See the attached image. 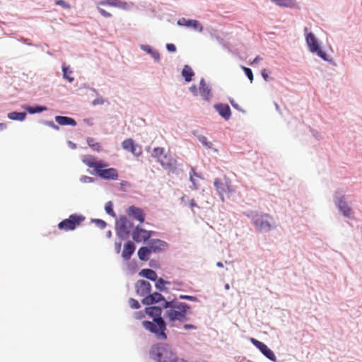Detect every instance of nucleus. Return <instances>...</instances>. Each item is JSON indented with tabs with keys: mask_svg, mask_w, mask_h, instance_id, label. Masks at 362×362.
Returning a JSON list of instances; mask_svg holds the SVG:
<instances>
[{
	"mask_svg": "<svg viewBox=\"0 0 362 362\" xmlns=\"http://www.w3.org/2000/svg\"><path fill=\"white\" fill-rule=\"evenodd\" d=\"M199 141L204 144L207 146V139L205 136H202L199 138Z\"/></svg>",
	"mask_w": 362,
	"mask_h": 362,
	"instance_id": "obj_52",
	"label": "nucleus"
},
{
	"mask_svg": "<svg viewBox=\"0 0 362 362\" xmlns=\"http://www.w3.org/2000/svg\"><path fill=\"white\" fill-rule=\"evenodd\" d=\"M135 287L137 294L145 297L149 295L151 289L150 283L144 280L138 281Z\"/></svg>",
	"mask_w": 362,
	"mask_h": 362,
	"instance_id": "obj_14",
	"label": "nucleus"
},
{
	"mask_svg": "<svg viewBox=\"0 0 362 362\" xmlns=\"http://www.w3.org/2000/svg\"><path fill=\"white\" fill-rule=\"evenodd\" d=\"M26 110H28V112L30 114H35V113H37V112H41L44 110H46V107H40V106H37V107H28L26 108Z\"/></svg>",
	"mask_w": 362,
	"mask_h": 362,
	"instance_id": "obj_33",
	"label": "nucleus"
},
{
	"mask_svg": "<svg viewBox=\"0 0 362 362\" xmlns=\"http://www.w3.org/2000/svg\"><path fill=\"white\" fill-rule=\"evenodd\" d=\"M195 177H199V175L195 172L194 169L192 168L191 171L189 173V179H190V181L192 182V184L194 185V188L197 189H198V186L197 185L196 182H195Z\"/></svg>",
	"mask_w": 362,
	"mask_h": 362,
	"instance_id": "obj_34",
	"label": "nucleus"
},
{
	"mask_svg": "<svg viewBox=\"0 0 362 362\" xmlns=\"http://www.w3.org/2000/svg\"><path fill=\"white\" fill-rule=\"evenodd\" d=\"M85 217L82 215L71 214L68 218H66L58 224V228L60 230L65 231L73 230L78 226L83 221Z\"/></svg>",
	"mask_w": 362,
	"mask_h": 362,
	"instance_id": "obj_8",
	"label": "nucleus"
},
{
	"mask_svg": "<svg viewBox=\"0 0 362 362\" xmlns=\"http://www.w3.org/2000/svg\"><path fill=\"white\" fill-rule=\"evenodd\" d=\"M82 161L89 168H92L95 171L96 174L104 179L117 180L118 177L117 171L116 169L107 167V164L102 161H98L95 157L93 156H84Z\"/></svg>",
	"mask_w": 362,
	"mask_h": 362,
	"instance_id": "obj_2",
	"label": "nucleus"
},
{
	"mask_svg": "<svg viewBox=\"0 0 362 362\" xmlns=\"http://www.w3.org/2000/svg\"><path fill=\"white\" fill-rule=\"evenodd\" d=\"M335 203L339 209L343 213L344 216L349 217L351 215V209L344 201V196L339 198Z\"/></svg>",
	"mask_w": 362,
	"mask_h": 362,
	"instance_id": "obj_20",
	"label": "nucleus"
},
{
	"mask_svg": "<svg viewBox=\"0 0 362 362\" xmlns=\"http://www.w3.org/2000/svg\"><path fill=\"white\" fill-rule=\"evenodd\" d=\"M132 235L134 241L137 243L145 242L151 238L152 231L146 230L137 226L134 228Z\"/></svg>",
	"mask_w": 362,
	"mask_h": 362,
	"instance_id": "obj_11",
	"label": "nucleus"
},
{
	"mask_svg": "<svg viewBox=\"0 0 362 362\" xmlns=\"http://www.w3.org/2000/svg\"><path fill=\"white\" fill-rule=\"evenodd\" d=\"M148 247L152 252H160L165 250L168 248V245L163 240L153 239L149 242Z\"/></svg>",
	"mask_w": 362,
	"mask_h": 362,
	"instance_id": "obj_16",
	"label": "nucleus"
},
{
	"mask_svg": "<svg viewBox=\"0 0 362 362\" xmlns=\"http://www.w3.org/2000/svg\"><path fill=\"white\" fill-rule=\"evenodd\" d=\"M152 156L156 158L161 165L165 168H171L175 166L176 160L165 153V149L161 147L154 148L152 152Z\"/></svg>",
	"mask_w": 362,
	"mask_h": 362,
	"instance_id": "obj_7",
	"label": "nucleus"
},
{
	"mask_svg": "<svg viewBox=\"0 0 362 362\" xmlns=\"http://www.w3.org/2000/svg\"><path fill=\"white\" fill-rule=\"evenodd\" d=\"M94 222H95V225L101 229L105 228L107 226L106 223L101 219H95V220H94Z\"/></svg>",
	"mask_w": 362,
	"mask_h": 362,
	"instance_id": "obj_41",
	"label": "nucleus"
},
{
	"mask_svg": "<svg viewBox=\"0 0 362 362\" xmlns=\"http://www.w3.org/2000/svg\"><path fill=\"white\" fill-rule=\"evenodd\" d=\"M55 4L61 6L66 9H69L71 8L70 5L64 0H57L55 1Z\"/></svg>",
	"mask_w": 362,
	"mask_h": 362,
	"instance_id": "obj_40",
	"label": "nucleus"
},
{
	"mask_svg": "<svg viewBox=\"0 0 362 362\" xmlns=\"http://www.w3.org/2000/svg\"><path fill=\"white\" fill-rule=\"evenodd\" d=\"M122 148L124 150L129 151L132 153L135 156H140L142 153L141 147L137 145H135L133 139H125L122 144Z\"/></svg>",
	"mask_w": 362,
	"mask_h": 362,
	"instance_id": "obj_13",
	"label": "nucleus"
},
{
	"mask_svg": "<svg viewBox=\"0 0 362 362\" xmlns=\"http://www.w3.org/2000/svg\"><path fill=\"white\" fill-rule=\"evenodd\" d=\"M103 103H104V101H103V98H96L93 102V104L95 105H103Z\"/></svg>",
	"mask_w": 362,
	"mask_h": 362,
	"instance_id": "obj_45",
	"label": "nucleus"
},
{
	"mask_svg": "<svg viewBox=\"0 0 362 362\" xmlns=\"http://www.w3.org/2000/svg\"><path fill=\"white\" fill-rule=\"evenodd\" d=\"M87 143L93 151L99 152L101 150L100 144L95 141V139L88 137L87 139Z\"/></svg>",
	"mask_w": 362,
	"mask_h": 362,
	"instance_id": "obj_31",
	"label": "nucleus"
},
{
	"mask_svg": "<svg viewBox=\"0 0 362 362\" xmlns=\"http://www.w3.org/2000/svg\"><path fill=\"white\" fill-rule=\"evenodd\" d=\"M226 288H229L228 284H227V285L226 286Z\"/></svg>",
	"mask_w": 362,
	"mask_h": 362,
	"instance_id": "obj_60",
	"label": "nucleus"
},
{
	"mask_svg": "<svg viewBox=\"0 0 362 362\" xmlns=\"http://www.w3.org/2000/svg\"><path fill=\"white\" fill-rule=\"evenodd\" d=\"M142 49L144 51L147 52L148 53H151V52L153 51V49L149 46H147V45L142 46Z\"/></svg>",
	"mask_w": 362,
	"mask_h": 362,
	"instance_id": "obj_51",
	"label": "nucleus"
},
{
	"mask_svg": "<svg viewBox=\"0 0 362 362\" xmlns=\"http://www.w3.org/2000/svg\"><path fill=\"white\" fill-rule=\"evenodd\" d=\"M6 127V124L4 123H0V131H2L4 129H5Z\"/></svg>",
	"mask_w": 362,
	"mask_h": 362,
	"instance_id": "obj_57",
	"label": "nucleus"
},
{
	"mask_svg": "<svg viewBox=\"0 0 362 362\" xmlns=\"http://www.w3.org/2000/svg\"><path fill=\"white\" fill-rule=\"evenodd\" d=\"M273 218L268 214H256L252 217V221L259 232L269 231L272 228Z\"/></svg>",
	"mask_w": 362,
	"mask_h": 362,
	"instance_id": "obj_6",
	"label": "nucleus"
},
{
	"mask_svg": "<svg viewBox=\"0 0 362 362\" xmlns=\"http://www.w3.org/2000/svg\"><path fill=\"white\" fill-rule=\"evenodd\" d=\"M146 313L153 318V320H159V318H163L162 309L158 306H151L145 308Z\"/></svg>",
	"mask_w": 362,
	"mask_h": 362,
	"instance_id": "obj_19",
	"label": "nucleus"
},
{
	"mask_svg": "<svg viewBox=\"0 0 362 362\" xmlns=\"http://www.w3.org/2000/svg\"><path fill=\"white\" fill-rule=\"evenodd\" d=\"M231 104H232V105H233L234 107H237L236 105L233 104V102H231Z\"/></svg>",
	"mask_w": 362,
	"mask_h": 362,
	"instance_id": "obj_59",
	"label": "nucleus"
},
{
	"mask_svg": "<svg viewBox=\"0 0 362 362\" xmlns=\"http://www.w3.org/2000/svg\"><path fill=\"white\" fill-rule=\"evenodd\" d=\"M163 308L165 322L170 327H178L188 320L190 306L185 303L165 301Z\"/></svg>",
	"mask_w": 362,
	"mask_h": 362,
	"instance_id": "obj_1",
	"label": "nucleus"
},
{
	"mask_svg": "<svg viewBox=\"0 0 362 362\" xmlns=\"http://www.w3.org/2000/svg\"><path fill=\"white\" fill-rule=\"evenodd\" d=\"M152 57L155 59H159L160 58V55H159V53L157 52V51H155V50H153L151 52V53H150Z\"/></svg>",
	"mask_w": 362,
	"mask_h": 362,
	"instance_id": "obj_48",
	"label": "nucleus"
},
{
	"mask_svg": "<svg viewBox=\"0 0 362 362\" xmlns=\"http://www.w3.org/2000/svg\"><path fill=\"white\" fill-rule=\"evenodd\" d=\"M190 90L194 93V94H197V88L195 86H193L192 87H190Z\"/></svg>",
	"mask_w": 362,
	"mask_h": 362,
	"instance_id": "obj_55",
	"label": "nucleus"
},
{
	"mask_svg": "<svg viewBox=\"0 0 362 362\" xmlns=\"http://www.w3.org/2000/svg\"><path fill=\"white\" fill-rule=\"evenodd\" d=\"M177 24L182 26L191 27L200 33L203 31L202 25L197 20H187L182 18L178 20Z\"/></svg>",
	"mask_w": 362,
	"mask_h": 362,
	"instance_id": "obj_17",
	"label": "nucleus"
},
{
	"mask_svg": "<svg viewBox=\"0 0 362 362\" xmlns=\"http://www.w3.org/2000/svg\"><path fill=\"white\" fill-rule=\"evenodd\" d=\"M129 305L133 309H138L140 308V304L138 302V300H136L134 298H130L129 300Z\"/></svg>",
	"mask_w": 362,
	"mask_h": 362,
	"instance_id": "obj_37",
	"label": "nucleus"
},
{
	"mask_svg": "<svg viewBox=\"0 0 362 362\" xmlns=\"http://www.w3.org/2000/svg\"><path fill=\"white\" fill-rule=\"evenodd\" d=\"M274 3H275L277 6L281 7H286V8H297L298 3L296 0H271Z\"/></svg>",
	"mask_w": 362,
	"mask_h": 362,
	"instance_id": "obj_24",
	"label": "nucleus"
},
{
	"mask_svg": "<svg viewBox=\"0 0 362 362\" xmlns=\"http://www.w3.org/2000/svg\"><path fill=\"white\" fill-rule=\"evenodd\" d=\"M159 320H144L142 325L149 332L153 334L159 340H166L168 338L165 332L167 323L163 318H159Z\"/></svg>",
	"mask_w": 362,
	"mask_h": 362,
	"instance_id": "obj_4",
	"label": "nucleus"
},
{
	"mask_svg": "<svg viewBox=\"0 0 362 362\" xmlns=\"http://www.w3.org/2000/svg\"><path fill=\"white\" fill-rule=\"evenodd\" d=\"M140 274L151 281H156L158 277L156 272L151 269H142Z\"/></svg>",
	"mask_w": 362,
	"mask_h": 362,
	"instance_id": "obj_28",
	"label": "nucleus"
},
{
	"mask_svg": "<svg viewBox=\"0 0 362 362\" xmlns=\"http://www.w3.org/2000/svg\"><path fill=\"white\" fill-rule=\"evenodd\" d=\"M151 357L158 362H176L177 358L171 347L166 344H158L151 347Z\"/></svg>",
	"mask_w": 362,
	"mask_h": 362,
	"instance_id": "obj_3",
	"label": "nucleus"
},
{
	"mask_svg": "<svg viewBox=\"0 0 362 362\" xmlns=\"http://www.w3.org/2000/svg\"><path fill=\"white\" fill-rule=\"evenodd\" d=\"M62 71H63L64 77L69 82H73L74 80V78L71 76V74H72V71L70 70V69L68 66H66L65 65L62 66Z\"/></svg>",
	"mask_w": 362,
	"mask_h": 362,
	"instance_id": "obj_32",
	"label": "nucleus"
},
{
	"mask_svg": "<svg viewBox=\"0 0 362 362\" xmlns=\"http://www.w3.org/2000/svg\"><path fill=\"white\" fill-rule=\"evenodd\" d=\"M184 328L185 329H194V327L193 325H192L187 324V325H184Z\"/></svg>",
	"mask_w": 362,
	"mask_h": 362,
	"instance_id": "obj_54",
	"label": "nucleus"
},
{
	"mask_svg": "<svg viewBox=\"0 0 362 362\" xmlns=\"http://www.w3.org/2000/svg\"><path fill=\"white\" fill-rule=\"evenodd\" d=\"M134 251H135L134 244L132 241L129 240L124 245L122 256L124 259L127 260V259H130L132 255L134 254Z\"/></svg>",
	"mask_w": 362,
	"mask_h": 362,
	"instance_id": "obj_21",
	"label": "nucleus"
},
{
	"mask_svg": "<svg viewBox=\"0 0 362 362\" xmlns=\"http://www.w3.org/2000/svg\"><path fill=\"white\" fill-rule=\"evenodd\" d=\"M151 252L149 247H141L138 250V257L141 260L146 261L148 259Z\"/></svg>",
	"mask_w": 362,
	"mask_h": 362,
	"instance_id": "obj_27",
	"label": "nucleus"
},
{
	"mask_svg": "<svg viewBox=\"0 0 362 362\" xmlns=\"http://www.w3.org/2000/svg\"><path fill=\"white\" fill-rule=\"evenodd\" d=\"M45 124L48 125L49 127L58 130L59 127L57 125H56L52 121H48L45 122Z\"/></svg>",
	"mask_w": 362,
	"mask_h": 362,
	"instance_id": "obj_44",
	"label": "nucleus"
},
{
	"mask_svg": "<svg viewBox=\"0 0 362 362\" xmlns=\"http://www.w3.org/2000/svg\"><path fill=\"white\" fill-rule=\"evenodd\" d=\"M126 212L129 216L133 217L141 223H143L145 220L144 212L141 208L131 206L127 209Z\"/></svg>",
	"mask_w": 362,
	"mask_h": 362,
	"instance_id": "obj_15",
	"label": "nucleus"
},
{
	"mask_svg": "<svg viewBox=\"0 0 362 362\" xmlns=\"http://www.w3.org/2000/svg\"><path fill=\"white\" fill-rule=\"evenodd\" d=\"M166 48L169 52H174L176 51V47L173 44H167Z\"/></svg>",
	"mask_w": 362,
	"mask_h": 362,
	"instance_id": "obj_43",
	"label": "nucleus"
},
{
	"mask_svg": "<svg viewBox=\"0 0 362 362\" xmlns=\"http://www.w3.org/2000/svg\"><path fill=\"white\" fill-rule=\"evenodd\" d=\"M214 185L223 202L225 196L229 197L230 194L234 192L231 180L226 176L216 178Z\"/></svg>",
	"mask_w": 362,
	"mask_h": 362,
	"instance_id": "obj_5",
	"label": "nucleus"
},
{
	"mask_svg": "<svg viewBox=\"0 0 362 362\" xmlns=\"http://www.w3.org/2000/svg\"><path fill=\"white\" fill-rule=\"evenodd\" d=\"M133 228V223L125 216H121L116 222L117 235L122 239L127 238Z\"/></svg>",
	"mask_w": 362,
	"mask_h": 362,
	"instance_id": "obj_9",
	"label": "nucleus"
},
{
	"mask_svg": "<svg viewBox=\"0 0 362 362\" xmlns=\"http://www.w3.org/2000/svg\"><path fill=\"white\" fill-rule=\"evenodd\" d=\"M250 341L267 358L272 361H276V358L274 353L268 348V346L264 343L258 341L255 338H251Z\"/></svg>",
	"mask_w": 362,
	"mask_h": 362,
	"instance_id": "obj_12",
	"label": "nucleus"
},
{
	"mask_svg": "<svg viewBox=\"0 0 362 362\" xmlns=\"http://www.w3.org/2000/svg\"><path fill=\"white\" fill-rule=\"evenodd\" d=\"M216 265H217V267H223V263H222V262H218L216 263Z\"/></svg>",
	"mask_w": 362,
	"mask_h": 362,
	"instance_id": "obj_58",
	"label": "nucleus"
},
{
	"mask_svg": "<svg viewBox=\"0 0 362 362\" xmlns=\"http://www.w3.org/2000/svg\"><path fill=\"white\" fill-rule=\"evenodd\" d=\"M160 301H163V305H165V301H166L164 297L159 293L155 292L152 294H150L146 296L142 300V303L144 305H151L156 303H158Z\"/></svg>",
	"mask_w": 362,
	"mask_h": 362,
	"instance_id": "obj_18",
	"label": "nucleus"
},
{
	"mask_svg": "<svg viewBox=\"0 0 362 362\" xmlns=\"http://www.w3.org/2000/svg\"><path fill=\"white\" fill-rule=\"evenodd\" d=\"M189 204H190V206H191L192 208V207H194V206H197V204H196V202H195V201H194V199H192V200L190 201Z\"/></svg>",
	"mask_w": 362,
	"mask_h": 362,
	"instance_id": "obj_56",
	"label": "nucleus"
},
{
	"mask_svg": "<svg viewBox=\"0 0 362 362\" xmlns=\"http://www.w3.org/2000/svg\"><path fill=\"white\" fill-rule=\"evenodd\" d=\"M97 5L103 6L124 8L126 6V3L122 2L120 0H104L98 2Z\"/></svg>",
	"mask_w": 362,
	"mask_h": 362,
	"instance_id": "obj_22",
	"label": "nucleus"
},
{
	"mask_svg": "<svg viewBox=\"0 0 362 362\" xmlns=\"http://www.w3.org/2000/svg\"><path fill=\"white\" fill-rule=\"evenodd\" d=\"M81 180L83 182H91L93 181V179L90 177L83 176L81 177Z\"/></svg>",
	"mask_w": 362,
	"mask_h": 362,
	"instance_id": "obj_46",
	"label": "nucleus"
},
{
	"mask_svg": "<svg viewBox=\"0 0 362 362\" xmlns=\"http://www.w3.org/2000/svg\"><path fill=\"white\" fill-rule=\"evenodd\" d=\"M216 109L218 112L219 115L226 119H228L230 118L231 112L230 107L228 105H216Z\"/></svg>",
	"mask_w": 362,
	"mask_h": 362,
	"instance_id": "obj_23",
	"label": "nucleus"
},
{
	"mask_svg": "<svg viewBox=\"0 0 362 362\" xmlns=\"http://www.w3.org/2000/svg\"><path fill=\"white\" fill-rule=\"evenodd\" d=\"M262 59V57H260L259 56H257L256 57L254 60L252 61V62L251 63L252 64H257L258 63L259 61H261Z\"/></svg>",
	"mask_w": 362,
	"mask_h": 362,
	"instance_id": "obj_53",
	"label": "nucleus"
},
{
	"mask_svg": "<svg viewBox=\"0 0 362 362\" xmlns=\"http://www.w3.org/2000/svg\"><path fill=\"white\" fill-rule=\"evenodd\" d=\"M179 298L180 299L188 300L190 301H197V297L192 296H187V295H180Z\"/></svg>",
	"mask_w": 362,
	"mask_h": 362,
	"instance_id": "obj_42",
	"label": "nucleus"
},
{
	"mask_svg": "<svg viewBox=\"0 0 362 362\" xmlns=\"http://www.w3.org/2000/svg\"><path fill=\"white\" fill-rule=\"evenodd\" d=\"M105 211L109 215H110V216H112L113 217L116 216L115 213L114 212V210H113V206H112V202H108L106 203L105 206Z\"/></svg>",
	"mask_w": 362,
	"mask_h": 362,
	"instance_id": "obj_35",
	"label": "nucleus"
},
{
	"mask_svg": "<svg viewBox=\"0 0 362 362\" xmlns=\"http://www.w3.org/2000/svg\"><path fill=\"white\" fill-rule=\"evenodd\" d=\"M199 92L204 99L209 100L210 98L211 89L206 85L204 79L200 81Z\"/></svg>",
	"mask_w": 362,
	"mask_h": 362,
	"instance_id": "obj_25",
	"label": "nucleus"
},
{
	"mask_svg": "<svg viewBox=\"0 0 362 362\" xmlns=\"http://www.w3.org/2000/svg\"><path fill=\"white\" fill-rule=\"evenodd\" d=\"M182 75L187 82H189L192 81V78L194 75V73L189 66L185 65L182 69Z\"/></svg>",
	"mask_w": 362,
	"mask_h": 362,
	"instance_id": "obj_29",
	"label": "nucleus"
},
{
	"mask_svg": "<svg viewBox=\"0 0 362 362\" xmlns=\"http://www.w3.org/2000/svg\"><path fill=\"white\" fill-rule=\"evenodd\" d=\"M144 317V315L141 312L135 313V318L137 320H140Z\"/></svg>",
	"mask_w": 362,
	"mask_h": 362,
	"instance_id": "obj_50",
	"label": "nucleus"
},
{
	"mask_svg": "<svg viewBox=\"0 0 362 362\" xmlns=\"http://www.w3.org/2000/svg\"><path fill=\"white\" fill-rule=\"evenodd\" d=\"M243 69L245 71V74L250 79V82L253 81V74L252 72V70L250 68L243 66Z\"/></svg>",
	"mask_w": 362,
	"mask_h": 362,
	"instance_id": "obj_39",
	"label": "nucleus"
},
{
	"mask_svg": "<svg viewBox=\"0 0 362 362\" xmlns=\"http://www.w3.org/2000/svg\"><path fill=\"white\" fill-rule=\"evenodd\" d=\"M102 6H98L97 5V8H98V11L100 12V13L105 17V18H110L112 16L111 13L107 12V11H105V9H103L102 7Z\"/></svg>",
	"mask_w": 362,
	"mask_h": 362,
	"instance_id": "obj_38",
	"label": "nucleus"
},
{
	"mask_svg": "<svg viewBox=\"0 0 362 362\" xmlns=\"http://www.w3.org/2000/svg\"><path fill=\"white\" fill-rule=\"evenodd\" d=\"M121 246H122L121 242L115 243V249L117 253H119V252L121 250Z\"/></svg>",
	"mask_w": 362,
	"mask_h": 362,
	"instance_id": "obj_47",
	"label": "nucleus"
},
{
	"mask_svg": "<svg viewBox=\"0 0 362 362\" xmlns=\"http://www.w3.org/2000/svg\"><path fill=\"white\" fill-rule=\"evenodd\" d=\"M262 76L263 77V78L265 80V81H267L268 78H269V75L267 72V70L264 69L262 71Z\"/></svg>",
	"mask_w": 362,
	"mask_h": 362,
	"instance_id": "obj_49",
	"label": "nucleus"
},
{
	"mask_svg": "<svg viewBox=\"0 0 362 362\" xmlns=\"http://www.w3.org/2000/svg\"><path fill=\"white\" fill-rule=\"evenodd\" d=\"M306 42L311 52L317 53L320 57L324 60H327L326 53L320 49L317 39L312 33H307Z\"/></svg>",
	"mask_w": 362,
	"mask_h": 362,
	"instance_id": "obj_10",
	"label": "nucleus"
},
{
	"mask_svg": "<svg viewBox=\"0 0 362 362\" xmlns=\"http://www.w3.org/2000/svg\"><path fill=\"white\" fill-rule=\"evenodd\" d=\"M8 117L12 120L23 121L26 117V113L11 112L8 114Z\"/></svg>",
	"mask_w": 362,
	"mask_h": 362,
	"instance_id": "obj_30",
	"label": "nucleus"
},
{
	"mask_svg": "<svg viewBox=\"0 0 362 362\" xmlns=\"http://www.w3.org/2000/svg\"><path fill=\"white\" fill-rule=\"evenodd\" d=\"M167 284H169V283L168 281H164L163 279H159L156 281V287L157 289H158V290L162 291H164L165 289V285Z\"/></svg>",
	"mask_w": 362,
	"mask_h": 362,
	"instance_id": "obj_36",
	"label": "nucleus"
},
{
	"mask_svg": "<svg viewBox=\"0 0 362 362\" xmlns=\"http://www.w3.org/2000/svg\"><path fill=\"white\" fill-rule=\"evenodd\" d=\"M56 122L60 125H71L76 126V121L71 117H65V116H56L55 117Z\"/></svg>",
	"mask_w": 362,
	"mask_h": 362,
	"instance_id": "obj_26",
	"label": "nucleus"
}]
</instances>
